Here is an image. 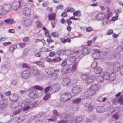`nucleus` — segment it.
<instances>
[{
  "mask_svg": "<svg viewBox=\"0 0 123 123\" xmlns=\"http://www.w3.org/2000/svg\"><path fill=\"white\" fill-rule=\"evenodd\" d=\"M39 104V102L37 101L34 102L33 103H32L31 104V105L33 107H35L37 105H38Z\"/></svg>",
  "mask_w": 123,
  "mask_h": 123,
  "instance_id": "55",
  "label": "nucleus"
},
{
  "mask_svg": "<svg viewBox=\"0 0 123 123\" xmlns=\"http://www.w3.org/2000/svg\"><path fill=\"white\" fill-rule=\"evenodd\" d=\"M118 102L117 98H115L113 99L112 102L113 104L116 105L118 103Z\"/></svg>",
  "mask_w": 123,
  "mask_h": 123,
  "instance_id": "47",
  "label": "nucleus"
},
{
  "mask_svg": "<svg viewBox=\"0 0 123 123\" xmlns=\"http://www.w3.org/2000/svg\"><path fill=\"white\" fill-rule=\"evenodd\" d=\"M110 51V49L108 48H104L103 49V51L104 53L109 52Z\"/></svg>",
  "mask_w": 123,
  "mask_h": 123,
  "instance_id": "58",
  "label": "nucleus"
},
{
  "mask_svg": "<svg viewBox=\"0 0 123 123\" xmlns=\"http://www.w3.org/2000/svg\"><path fill=\"white\" fill-rule=\"evenodd\" d=\"M51 94L50 93L47 94L43 97V100L45 101L47 100L50 97Z\"/></svg>",
  "mask_w": 123,
  "mask_h": 123,
  "instance_id": "39",
  "label": "nucleus"
},
{
  "mask_svg": "<svg viewBox=\"0 0 123 123\" xmlns=\"http://www.w3.org/2000/svg\"><path fill=\"white\" fill-rule=\"evenodd\" d=\"M63 6L62 4H60L56 6V10H58L59 9H63Z\"/></svg>",
  "mask_w": 123,
  "mask_h": 123,
  "instance_id": "51",
  "label": "nucleus"
},
{
  "mask_svg": "<svg viewBox=\"0 0 123 123\" xmlns=\"http://www.w3.org/2000/svg\"><path fill=\"white\" fill-rule=\"evenodd\" d=\"M82 120L81 117H77L76 119L75 120V122H80Z\"/></svg>",
  "mask_w": 123,
  "mask_h": 123,
  "instance_id": "61",
  "label": "nucleus"
},
{
  "mask_svg": "<svg viewBox=\"0 0 123 123\" xmlns=\"http://www.w3.org/2000/svg\"><path fill=\"white\" fill-rule=\"evenodd\" d=\"M23 23L25 26L28 27L31 26L32 24V21L29 19H26L23 21Z\"/></svg>",
  "mask_w": 123,
  "mask_h": 123,
  "instance_id": "16",
  "label": "nucleus"
},
{
  "mask_svg": "<svg viewBox=\"0 0 123 123\" xmlns=\"http://www.w3.org/2000/svg\"><path fill=\"white\" fill-rule=\"evenodd\" d=\"M8 101V100L6 99L2 100L0 103L1 106L3 108H5L7 104Z\"/></svg>",
  "mask_w": 123,
  "mask_h": 123,
  "instance_id": "26",
  "label": "nucleus"
},
{
  "mask_svg": "<svg viewBox=\"0 0 123 123\" xmlns=\"http://www.w3.org/2000/svg\"><path fill=\"white\" fill-rule=\"evenodd\" d=\"M3 9L5 11H8L12 9L11 6L10 4H6L4 5Z\"/></svg>",
  "mask_w": 123,
  "mask_h": 123,
  "instance_id": "23",
  "label": "nucleus"
},
{
  "mask_svg": "<svg viewBox=\"0 0 123 123\" xmlns=\"http://www.w3.org/2000/svg\"><path fill=\"white\" fill-rule=\"evenodd\" d=\"M103 69L100 67H98L94 69V72L97 74H100L103 71Z\"/></svg>",
  "mask_w": 123,
  "mask_h": 123,
  "instance_id": "25",
  "label": "nucleus"
},
{
  "mask_svg": "<svg viewBox=\"0 0 123 123\" xmlns=\"http://www.w3.org/2000/svg\"><path fill=\"white\" fill-rule=\"evenodd\" d=\"M50 79L53 80H56L58 78V74L55 73L50 74L49 75Z\"/></svg>",
  "mask_w": 123,
  "mask_h": 123,
  "instance_id": "24",
  "label": "nucleus"
},
{
  "mask_svg": "<svg viewBox=\"0 0 123 123\" xmlns=\"http://www.w3.org/2000/svg\"><path fill=\"white\" fill-rule=\"evenodd\" d=\"M117 50L119 51H123V45L119 46L117 48Z\"/></svg>",
  "mask_w": 123,
  "mask_h": 123,
  "instance_id": "56",
  "label": "nucleus"
},
{
  "mask_svg": "<svg viewBox=\"0 0 123 123\" xmlns=\"http://www.w3.org/2000/svg\"><path fill=\"white\" fill-rule=\"evenodd\" d=\"M50 92L52 93L58 92L59 90V85L57 84H54L51 86Z\"/></svg>",
  "mask_w": 123,
  "mask_h": 123,
  "instance_id": "9",
  "label": "nucleus"
},
{
  "mask_svg": "<svg viewBox=\"0 0 123 123\" xmlns=\"http://www.w3.org/2000/svg\"><path fill=\"white\" fill-rule=\"evenodd\" d=\"M51 87V86H49L45 89L44 92L45 93H47L50 90Z\"/></svg>",
  "mask_w": 123,
  "mask_h": 123,
  "instance_id": "57",
  "label": "nucleus"
},
{
  "mask_svg": "<svg viewBox=\"0 0 123 123\" xmlns=\"http://www.w3.org/2000/svg\"><path fill=\"white\" fill-rule=\"evenodd\" d=\"M72 96L70 93L65 92L61 96V100L63 102H67L71 99Z\"/></svg>",
  "mask_w": 123,
  "mask_h": 123,
  "instance_id": "6",
  "label": "nucleus"
},
{
  "mask_svg": "<svg viewBox=\"0 0 123 123\" xmlns=\"http://www.w3.org/2000/svg\"><path fill=\"white\" fill-rule=\"evenodd\" d=\"M17 45H15L10 47L9 49L10 51L11 52H12L17 48Z\"/></svg>",
  "mask_w": 123,
  "mask_h": 123,
  "instance_id": "41",
  "label": "nucleus"
},
{
  "mask_svg": "<svg viewBox=\"0 0 123 123\" xmlns=\"http://www.w3.org/2000/svg\"><path fill=\"white\" fill-rule=\"evenodd\" d=\"M121 55L119 53H115L112 55V56L114 57L119 58L120 57Z\"/></svg>",
  "mask_w": 123,
  "mask_h": 123,
  "instance_id": "52",
  "label": "nucleus"
},
{
  "mask_svg": "<svg viewBox=\"0 0 123 123\" xmlns=\"http://www.w3.org/2000/svg\"><path fill=\"white\" fill-rule=\"evenodd\" d=\"M34 63L36 64L39 67L43 68L45 67L44 63L43 62L40 61H38L34 62Z\"/></svg>",
  "mask_w": 123,
  "mask_h": 123,
  "instance_id": "27",
  "label": "nucleus"
},
{
  "mask_svg": "<svg viewBox=\"0 0 123 123\" xmlns=\"http://www.w3.org/2000/svg\"><path fill=\"white\" fill-rule=\"evenodd\" d=\"M64 118L66 119V121L69 120L71 121L70 123H73L72 122L74 118L72 116H71L70 115L68 114H64Z\"/></svg>",
  "mask_w": 123,
  "mask_h": 123,
  "instance_id": "21",
  "label": "nucleus"
},
{
  "mask_svg": "<svg viewBox=\"0 0 123 123\" xmlns=\"http://www.w3.org/2000/svg\"><path fill=\"white\" fill-rule=\"evenodd\" d=\"M96 111L98 112L101 113L105 111V109L103 106H100L96 108Z\"/></svg>",
  "mask_w": 123,
  "mask_h": 123,
  "instance_id": "30",
  "label": "nucleus"
},
{
  "mask_svg": "<svg viewBox=\"0 0 123 123\" xmlns=\"http://www.w3.org/2000/svg\"><path fill=\"white\" fill-rule=\"evenodd\" d=\"M82 89L81 88L80 86H76L73 87L71 92L74 94H77L80 92L81 91Z\"/></svg>",
  "mask_w": 123,
  "mask_h": 123,
  "instance_id": "10",
  "label": "nucleus"
},
{
  "mask_svg": "<svg viewBox=\"0 0 123 123\" xmlns=\"http://www.w3.org/2000/svg\"><path fill=\"white\" fill-rule=\"evenodd\" d=\"M120 63L118 62H115L113 65V69L115 72H117L120 68Z\"/></svg>",
  "mask_w": 123,
  "mask_h": 123,
  "instance_id": "18",
  "label": "nucleus"
},
{
  "mask_svg": "<svg viewBox=\"0 0 123 123\" xmlns=\"http://www.w3.org/2000/svg\"><path fill=\"white\" fill-rule=\"evenodd\" d=\"M64 11L67 12H72L74 11V9L73 8L68 7L66 8L65 9Z\"/></svg>",
  "mask_w": 123,
  "mask_h": 123,
  "instance_id": "38",
  "label": "nucleus"
},
{
  "mask_svg": "<svg viewBox=\"0 0 123 123\" xmlns=\"http://www.w3.org/2000/svg\"><path fill=\"white\" fill-rule=\"evenodd\" d=\"M98 63L96 61L93 62L92 64V67L93 68H95L97 66Z\"/></svg>",
  "mask_w": 123,
  "mask_h": 123,
  "instance_id": "49",
  "label": "nucleus"
},
{
  "mask_svg": "<svg viewBox=\"0 0 123 123\" xmlns=\"http://www.w3.org/2000/svg\"><path fill=\"white\" fill-rule=\"evenodd\" d=\"M102 75L105 80H109L110 81H113L116 76V74L114 72H113L110 74L107 71L103 72Z\"/></svg>",
  "mask_w": 123,
  "mask_h": 123,
  "instance_id": "4",
  "label": "nucleus"
},
{
  "mask_svg": "<svg viewBox=\"0 0 123 123\" xmlns=\"http://www.w3.org/2000/svg\"><path fill=\"white\" fill-rule=\"evenodd\" d=\"M90 51V49L89 48H85L82 49L81 51V53L82 55H85L89 53Z\"/></svg>",
  "mask_w": 123,
  "mask_h": 123,
  "instance_id": "20",
  "label": "nucleus"
},
{
  "mask_svg": "<svg viewBox=\"0 0 123 123\" xmlns=\"http://www.w3.org/2000/svg\"><path fill=\"white\" fill-rule=\"evenodd\" d=\"M21 109H19L17 110L14 111L13 112V114L14 115H16L19 114L21 111Z\"/></svg>",
  "mask_w": 123,
  "mask_h": 123,
  "instance_id": "48",
  "label": "nucleus"
},
{
  "mask_svg": "<svg viewBox=\"0 0 123 123\" xmlns=\"http://www.w3.org/2000/svg\"><path fill=\"white\" fill-rule=\"evenodd\" d=\"M27 115H23L21 117L19 118H18V120L20 119L21 120L20 122H22V121L27 118Z\"/></svg>",
  "mask_w": 123,
  "mask_h": 123,
  "instance_id": "45",
  "label": "nucleus"
},
{
  "mask_svg": "<svg viewBox=\"0 0 123 123\" xmlns=\"http://www.w3.org/2000/svg\"><path fill=\"white\" fill-rule=\"evenodd\" d=\"M104 79L103 75L101 76V75H98L96 78L97 82L99 83L103 82L104 81Z\"/></svg>",
  "mask_w": 123,
  "mask_h": 123,
  "instance_id": "28",
  "label": "nucleus"
},
{
  "mask_svg": "<svg viewBox=\"0 0 123 123\" xmlns=\"http://www.w3.org/2000/svg\"><path fill=\"white\" fill-rule=\"evenodd\" d=\"M18 44L21 48H23L25 47L26 45L25 43H18Z\"/></svg>",
  "mask_w": 123,
  "mask_h": 123,
  "instance_id": "53",
  "label": "nucleus"
},
{
  "mask_svg": "<svg viewBox=\"0 0 123 123\" xmlns=\"http://www.w3.org/2000/svg\"><path fill=\"white\" fill-rule=\"evenodd\" d=\"M31 9L27 7H25L23 9V13L24 15L27 16H29L31 15Z\"/></svg>",
  "mask_w": 123,
  "mask_h": 123,
  "instance_id": "13",
  "label": "nucleus"
},
{
  "mask_svg": "<svg viewBox=\"0 0 123 123\" xmlns=\"http://www.w3.org/2000/svg\"><path fill=\"white\" fill-rule=\"evenodd\" d=\"M84 105L86 108V110L88 112H91L93 108V107L89 103L85 102L84 103Z\"/></svg>",
  "mask_w": 123,
  "mask_h": 123,
  "instance_id": "15",
  "label": "nucleus"
},
{
  "mask_svg": "<svg viewBox=\"0 0 123 123\" xmlns=\"http://www.w3.org/2000/svg\"><path fill=\"white\" fill-rule=\"evenodd\" d=\"M51 35L54 37H57L59 36V34L58 32H54L51 33Z\"/></svg>",
  "mask_w": 123,
  "mask_h": 123,
  "instance_id": "43",
  "label": "nucleus"
},
{
  "mask_svg": "<svg viewBox=\"0 0 123 123\" xmlns=\"http://www.w3.org/2000/svg\"><path fill=\"white\" fill-rule=\"evenodd\" d=\"M30 72L31 73V75L32 74H37V78L39 79H42V75L41 74V72L36 67H32Z\"/></svg>",
  "mask_w": 123,
  "mask_h": 123,
  "instance_id": "5",
  "label": "nucleus"
},
{
  "mask_svg": "<svg viewBox=\"0 0 123 123\" xmlns=\"http://www.w3.org/2000/svg\"><path fill=\"white\" fill-rule=\"evenodd\" d=\"M119 69L120 73L121 74L123 75V64L122 65Z\"/></svg>",
  "mask_w": 123,
  "mask_h": 123,
  "instance_id": "63",
  "label": "nucleus"
},
{
  "mask_svg": "<svg viewBox=\"0 0 123 123\" xmlns=\"http://www.w3.org/2000/svg\"><path fill=\"white\" fill-rule=\"evenodd\" d=\"M106 99V97L103 98V97H99L97 99V100L99 102H105Z\"/></svg>",
  "mask_w": 123,
  "mask_h": 123,
  "instance_id": "35",
  "label": "nucleus"
},
{
  "mask_svg": "<svg viewBox=\"0 0 123 123\" xmlns=\"http://www.w3.org/2000/svg\"><path fill=\"white\" fill-rule=\"evenodd\" d=\"M71 121L68 120L67 121H66L65 120H60L57 122V123H70Z\"/></svg>",
  "mask_w": 123,
  "mask_h": 123,
  "instance_id": "44",
  "label": "nucleus"
},
{
  "mask_svg": "<svg viewBox=\"0 0 123 123\" xmlns=\"http://www.w3.org/2000/svg\"><path fill=\"white\" fill-rule=\"evenodd\" d=\"M121 12V11H120L118 9H116L114 11V12L116 14V15L118 16V14L119 13Z\"/></svg>",
  "mask_w": 123,
  "mask_h": 123,
  "instance_id": "60",
  "label": "nucleus"
},
{
  "mask_svg": "<svg viewBox=\"0 0 123 123\" xmlns=\"http://www.w3.org/2000/svg\"><path fill=\"white\" fill-rule=\"evenodd\" d=\"M101 86L98 84H94L92 85L90 87L87 92H86L84 95L85 97L83 99L87 98L88 97L89 95H94L100 88Z\"/></svg>",
  "mask_w": 123,
  "mask_h": 123,
  "instance_id": "1",
  "label": "nucleus"
},
{
  "mask_svg": "<svg viewBox=\"0 0 123 123\" xmlns=\"http://www.w3.org/2000/svg\"><path fill=\"white\" fill-rule=\"evenodd\" d=\"M66 61H63L61 64V66L63 67L61 69V72L62 74L68 75L70 73V67L69 65H66L67 64Z\"/></svg>",
  "mask_w": 123,
  "mask_h": 123,
  "instance_id": "3",
  "label": "nucleus"
},
{
  "mask_svg": "<svg viewBox=\"0 0 123 123\" xmlns=\"http://www.w3.org/2000/svg\"><path fill=\"white\" fill-rule=\"evenodd\" d=\"M33 88L36 89L40 90H42L43 89L42 88L41 86H33Z\"/></svg>",
  "mask_w": 123,
  "mask_h": 123,
  "instance_id": "54",
  "label": "nucleus"
},
{
  "mask_svg": "<svg viewBox=\"0 0 123 123\" xmlns=\"http://www.w3.org/2000/svg\"><path fill=\"white\" fill-rule=\"evenodd\" d=\"M55 14L54 13H52L48 16L49 19L50 20H54L55 19Z\"/></svg>",
  "mask_w": 123,
  "mask_h": 123,
  "instance_id": "33",
  "label": "nucleus"
},
{
  "mask_svg": "<svg viewBox=\"0 0 123 123\" xmlns=\"http://www.w3.org/2000/svg\"><path fill=\"white\" fill-rule=\"evenodd\" d=\"M31 102L27 101L25 103H22L21 104V107L23 111H25L28 110L30 108V105Z\"/></svg>",
  "mask_w": 123,
  "mask_h": 123,
  "instance_id": "8",
  "label": "nucleus"
},
{
  "mask_svg": "<svg viewBox=\"0 0 123 123\" xmlns=\"http://www.w3.org/2000/svg\"><path fill=\"white\" fill-rule=\"evenodd\" d=\"M24 2L22 0H20L17 3L13 2L11 3V4L12 9L16 11L18 8L21 7V5L22 3L23 5H26V3H25V4H24Z\"/></svg>",
  "mask_w": 123,
  "mask_h": 123,
  "instance_id": "7",
  "label": "nucleus"
},
{
  "mask_svg": "<svg viewBox=\"0 0 123 123\" xmlns=\"http://www.w3.org/2000/svg\"><path fill=\"white\" fill-rule=\"evenodd\" d=\"M4 21L6 23L10 25L13 24L14 22V20L12 19L8 18L4 20Z\"/></svg>",
  "mask_w": 123,
  "mask_h": 123,
  "instance_id": "29",
  "label": "nucleus"
},
{
  "mask_svg": "<svg viewBox=\"0 0 123 123\" xmlns=\"http://www.w3.org/2000/svg\"><path fill=\"white\" fill-rule=\"evenodd\" d=\"M61 58L58 57L56 58L52 59V62L53 63H55L56 62H59L61 60Z\"/></svg>",
  "mask_w": 123,
  "mask_h": 123,
  "instance_id": "42",
  "label": "nucleus"
},
{
  "mask_svg": "<svg viewBox=\"0 0 123 123\" xmlns=\"http://www.w3.org/2000/svg\"><path fill=\"white\" fill-rule=\"evenodd\" d=\"M99 53L97 52H95L92 55V57L94 59H96L99 58Z\"/></svg>",
  "mask_w": 123,
  "mask_h": 123,
  "instance_id": "32",
  "label": "nucleus"
},
{
  "mask_svg": "<svg viewBox=\"0 0 123 123\" xmlns=\"http://www.w3.org/2000/svg\"><path fill=\"white\" fill-rule=\"evenodd\" d=\"M95 18L98 20L103 21L105 19L106 16L104 13L101 12L97 15Z\"/></svg>",
  "mask_w": 123,
  "mask_h": 123,
  "instance_id": "12",
  "label": "nucleus"
},
{
  "mask_svg": "<svg viewBox=\"0 0 123 123\" xmlns=\"http://www.w3.org/2000/svg\"><path fill=\"white\" fill-rule=\"evenodd\" d=\"M69 61L71 62H76V57L74 56H71L69 58Z\"/></svg>",
  "mask_w": 123,
  "mask_h": 123,
  "instance_id": "37",
  "label": "nucleus"
},
{
  "mask_svg": "<svg viewBox=\"0 0 123 123\" xmlns=\"http://www.w3.org/2000/svg\"><path fill=\"white\" fill-rule=\"evenodd\" d=\"M65 50H60L57 51L55 53L56 55H62L65 54Z\"/></svg>",
  "mask_w": 123,
  "mask_h": 123,
  "instance_id": "31",
  "label": "nucleus"
},
{
  "mask_svg": "<svg viewBox=\"0 0 123 123\" xmlns=\"http://www.w3.org/2000/svg\"><path fill=\"white\" fill-rule=\"evenodd\" d=\"M65 54L67 55H68L71 54V50L69 49L65 50Z\"/></svg>",
  "mask_w": 123,
  "mask_h": 123,
  "instance_id": "62",
  "label": "nucleus"
},
{
  "mask_svg": "<svg viewBox=\"0 0 123 123\" xmlns=\"http://www.w3.org/2000/svg\"><path fill=\"white\" fill-rule=\"evenodd\" d=\"M49 4V3L47 2L44 1L42 4L43 6V7L47 6Z\"/></svg>",
  "mask_w": 123,
  "mask_h": 123,
  "instance_id": "64",
  "label": "nucleus"
},
{
  "mask_svg": "<svg viewBox=\"0 0 123 123\" xmlns=\"http://www.w3.org/2000/svg\"><path fill=\"white\" fill-rule=\"evenodd\" d=\"M81 79L84 80L87 84L92 83L95 80V77L94 75H89L87 74H81Z\"/></svg>",
  "mask_w": 123,
  "mask_h": 123,
  "instance_id": "2",
  "label": "nucleus"
},
{
  "mask_svg": "<svg viewBox=\"0 0 123 123\" xmlns=\"http://www.w3.org/2000/svg\"><path fill=\"white\" fill-rule=\"evenodd\" d=\"M111 16H110L106 15V19L105 21V22L106 24H110V19Z\"/></svg>",
  "mask_w": 123,
  "mask_h": 123,
  "instance_id": "40",
  "label": "nucleus"
},
{
  "mask_svg": "<svg viewBox=\"0 0 123 123\" xmlns=\"http://www.w3.org/2000/svg\"><path fill=\"white\" fill-rule=\"evenodd\" d=\"M78 64V63L77 62H75L72 65L71 70L72 73H74L76 71L77 68Z\"/></svg>",
  "mask_w": 123,
  "mask_h": 123,
  "instance_id": "22",
  "label": "nucleus"
},
{
  "mask_svg": "<svg viewBox=\"0 0 123 123\" xmlns=\"http://www.w3.org/2000/svg\"><path fill=\"white\" fill-rule=\"evenodd\" d=\"M17 81L16 80H12L11 82V84L12 85L15 86L16 84Z\"/></svg>",
  "mask_w": 123,
  "mask_h": 123,
  "instance_id": "59",
  "label": "nucleus"
},
{
  "mask_svg": "<svg viewBox=\"0 0 123 123\" xmlns=\"http://www.w3.org/2000/svg\"><path fill=\"white\" fill-rule=\"evenodd\" d=\"M19 97L18 95L17 94H11L9 98L13 102L17 101Z\"/></svg>",
  "mask_w": 123,
  "mask_h": 123,
  "instance_id": "14",
  "label": "nucleus"
},
{
  "mask_svg": "<svg viewBox=\"0 0 123 123\" xmlns=\"http://www.w3.org/2000/svg\"><path fill=\"white\" fill-rule=\"evenodd\" d=\"M118 16H117L115 15V16L112 17L111 19L110 20V24L111 21H115L117 20L118 19Z\"/></svg>",
  "mask_w": 123,
  "mask_h": 123,
  "instance_id": "46",
  "label": "nucleus"
},
{
  "mask_svg": "<svg viewBox=\"0 0 123 123\" xmlns=\"http://www.w3.org/2000/svg\"><path fill=\"white\" fill-rule=\"evenodd\" d=\"M31 73L29 71H25L21 72L20 76L22 78L27 79L29 77Z\"/></svg>",
  "mask_w": 123,
  "mask_h": 123,
  "instance_id": "11",
  "label": "nucleus"
},
{
  "mask_svg": "<svg viewBox=\"0 0 123 123\" xmlns=\"http://www.w3.org/2000/svg\"><path fill=\"white\" fill-rule=\"evenodd\" d=\"M118 101L121 105H123V96H121L118 98Z\"/></svg>",
  "mask_w": 123,
  "mask_h": 123,
  "instance_id": "50",
  "label": "nucleus"
},
{
  "mask_svg": "<svg viewBox=\"0 0 123 123\" xmlns=\"http://www.w3.org/2000/svg\"><path fill=\"white\" fill-rule=\"evenodd\" d=\"M36 27L38 28H41L43 25L42 23L39 21H37L35 23Z\"/></svg>",
  "mask_w": 123,
  "mask_h": 123,
  "instance_id": "34",
  "label": "nucleus"
},
{
  "mask_svg": "<svg viewBox=\"0 0 123 123\" xmlns=\"http://www.w3.org/2000/svg\"><path fill=\"white\" fill-rule=\"evenodd\" d=\"M81 99L80 98H78L73 100V103L74 104H78L81 101Z\"/></svg>",
  "mask_w": 123,
  "mask_h": 123,
  "instance_id": "36",
  "label": "nucleus"
},
{
  "mask_svg": "<svg viewBox=\"0 0 123 123\" xmlns=\"http://www.w3.org/2000/svg\"><path fill=\"white\" fill-rule=\"evenodd\" d=\"M71 82V79L69 78H64L62 82V84L64 86H67Z\"/></svg>",
  "mask_w": 123,
  "mask_h": 123,
  "instance_id": "19",
  "label": "nucleus"
},
{
  "mask_svg": "<svg viewBox=\"0 0 123 123\" xmlns=\"http://www.w3.org/2000/svg\"><path fill=\"white\" fill-rule=\"evenodd\" d=\"M38 93L37 91L33 90L30 93L29 97L32 98H35L37 97L38 96Z\"/></svg>",
  "mask_w": 123,
  "mask_h": 123,
  "instance_id": "17",
  "label": "nucleus"
}]
</instances>
